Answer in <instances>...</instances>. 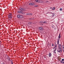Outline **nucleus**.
<instances>
[{
    "label": "nucleus",
    "mask_w": 64,
    "mask_h": 64,
    "mask_svg": "<svg viewBox=\"0 0 64 64\" xmlns=\"http://www.w3.org/2000/svg\"><path fill=\"white\" fill-rule=\"evenodd\" d=\"M40 30H43V28L42 27H40Z\"/></svg>",
    "instance_id": "nucleus-9"
},
{
    "label": "nucleus",
    "mask_w": 64,
    "mask_h": 64,
    "mask_svg": "<svg viewBox=\"0 0 64 64\" xmlns=\"http://www.w3.org/2000/svg\"><path fill=\"white\" fill-rule=\"evenodd\" d=\"M7 59H8L9 58V57L8 56L7 57Z\"/></svg>",
    "instance_id": "nucleus-30"
},
{
    "label": "nucleus",
    "mask_w": 64,
    "mask_h": 64,
    "mask_svg": "<svg viewBox=\"0 0 64 64\" xmlns=\"http://www.w3.org/2000/svg\"><path fill=\"white\" fill-rule=\"evenodd\" d=\"M26 15H32V14L30 13H28L26 14Z\"/></svg>",
    "instance_id": "nucleus-6"
},
{
    "label": "nucleus",
    "mask_w": 64,
    "mask_h": 64,
    "mask_svg": "<svg viewBox=\"0 0 64 64\" xmlns=\"http://www.w3.org/2000/svg\"><path fill=\"white\" fill-rule=\"evenodd\" d=\"M61 62V63H64V62H63L62 61H61V62Z\"/></svg>",
    "instance_id": "nucleus-22"
},
{
    "label": "nucleus",
    "mask_w": 64,
    "mask_h": 64,
    "mask_svg": "<svg viewBox=\"0 0 64 64\" xmlns=\"http://www.w3.org/2000/svg\"><path fill=\"white\" fill-rule=\"evenodd\" d=\"M12 64H13V63H12Z\"/></svg>",
    "instance_id": "nucleus-45"
},
{
    "label": "nucleus",
    "mask_w": 64,
    "mask_h": 64,
    "mask_svg": "<svg viewBox=\"0 0 64 64\" xmlns=\"http://www.w3.org/2000/svg\"><path fill=\"white\" fill-rule=\"evenodd\" d=\"M56 49L55 50H54V51H56Z\"/></svg>",
    "instance_id": "nucleus-34"
},
{
    "label": "nucleus",
    "mask_w": 64,
    "mask_h": 64,
    "mask_svg": "<svg viewBox=\"0 0 64 64\" xmlns=\"http://www.w3.org/2000/svg\"><path fill=\"white\" fill-rule=\"evenodd\" d=\"M40 23H43L44 24V22L43 21H40Z\"/></svg>",
    "instance_id": "nucleus-13"
},
{
    "label": "nucleus",
    "mask_w": 64,
    "mask_h": 64,
    "mask_svg": "<svg viewBox=\"0 0 64 64\" xmlns=\"http://www.w3.org/2000/svg\"><path fill=\"white\" fill-rule=\"evenodd\" d=\"M29 5H32V3H30L29 4Z\"/></svg>",
    "instance_id": "nucleus-16"
},
{
    "label": "nucleus",
    "mask_w": 64,
    "mask_h": 64,
    "mask_svg": "<svg viewBox=\"0 0 64 64\" xmlns=\"http://www.w3.org/2000/svg\"><path fill=\"white\" fill-rule=\"evenodd\" d=\"M48 55V57H51V56H52V54L50 53Z\"/></svg>",
    "instance_id": "nucleus-7"
},
{
    "label": "nucleus",
    "mask_w": 64,
    "mask_h": 64,
    "mask_svg": "<svg viewBox=\"0 0 64 64\" xmlns=\"http://www.w3.org/2000/svg\"><path fill=\"white\" fill-rule=\"evenodd\" d=\"M60 39V38H59L58 40H58L59 41V39Z\"/></svg>",
    "instance_id": "nucleus-41"
},
{
    "label": "nucleus",
    "mask_w": 64,
    "mask_h": 64,
    "mask_svg": "<svg viewBox=\"0 0 64 64\" xmlns=\"http://www.w3.org/2000/svg\"><path fill=\"white\" fill-rule=\"evenodd\" d=\"M28 24H31V22H29L28 23Z\"/></svg>",
    "instance_id": "nucleus-18"
},
{
    "label": "nucleus",
    "mask_w": 64,
    "mask_h": 64,
    "mask_svg": "<svg viewBox=\"0 0 64 64\" xmlns=\"http://www.w3.org/2000/svg\"><path fill=\"white\" fill-rule=\"evenodd\" d=\"M46 3H47V2H48V1H46Z\"/></svg>",
    "instance_id": "nucleus-36"
},
{
    "label": "nucleus",
    "mask_w": 64,
    "mask_h": 64,
    "mask_svg": "<svg viewBox=\"0 0 64 64\" xmlns=\"http://www.w3.org/2000/svg\"><path fill=\"white\" fill-rule=\"evenodd\" d=\"M0 42H1V41L0 40Z\"/></svg>",
    "instance_id": "nucleus-44"
},
{
    "label": "nucleus",
    "mask_w": 64,
    "mask_h": 64,
    "mask_svg": "<svg viewBox=\"0 0 64 64\" xmlns=\"http://www.w3.org/2000/svg\"><path fill=\"white\" fill-rule=\"evenodd\" d=\"M60 37H61V36H60V34H59V36L58 37V38L59 39H60Z\"/></svg>",
    "instance_id": "nucleus-12"
},
{
    "label": "nucleus",
    "mask_w": 64,
    "mask_h": 64,
    "mask_svg": "<svg viewBox=\"0 0 64 64\" xmlns=\"http://www.w3.org/2000/svg\"><path fill=\"white\" fill-rule=\"evenodd\" d=\"M55 48H53V49H55Z\"/></svg>",
    "instance_id": "nucleus-38"
},
{
    "label": "nucleus",
    "mask_w": 64,
    "mask_h": 64,
    "mask_svg": "<svg viewBox=\"0 0 64 64\" xmlns=\"http://www.w3.org/2000/svg\"><path fill=\"white\" fill-rule=\"evenodd\" d=\"M11 14H12L10 13V14L9 15H11Z\"/></svg>",
    "instance_id": "nucleus-33"
},
{
    "label": "nucleus",
    "mask_w": 64,
    "mask_h": 64,
    "mask_svg": "<svg viewBox=\"0 0 64 64\" xmlns=\"http://www.w3.org/2000/svg\"><path fill=\"white\" fill-rule=\"evenodd\" d=\"M39 3H43V2L42 0H40V2Z\"/></svg>",
    "instance_id": "nucleus-15"
},
{
    "label": "nucleus",
    "mask_w": 64,
    "mask_h": 64,
    "mask_svg": "<svg viewBox=\"0 0 64 64\" xmlns=\"http://www.w3.org/2000/svg\"><path fill=\"white\" fill-rule=\"evenodd\" d=\"M38 6H38L37 5H35V7H38Z\"/></svg>",
    "instance_id": "nucleus-21"
},
{
    "label": "nucleus",
    "mask_w": 64,
    "mask_h": 64,
    "mask_svg": "<svg viewBox=\"0 0 64 64\" xmlns=\"http://www.w3.org/2000/svg\"><path fill=\"white\" fill-rule=\"evenodd\" d=\"M20 10H21L22 11H25V9L21 7L20 8Z\"/></svg>",
    "instance_id": "nucleus-3"
},
{
    "label": "nucleus",
    "mask_w": 64,
    "mask_h": 64,
    "mask_svg": "<svg viewBox=\"0 0 64 64\" xmlns=\"http://www.w3.org/2000/svg\"><path fill=\"white\" fill-rule=\"evenodd\" d=\"M35 1L36 2L39 3L40 2V0H35Z\"/></svg>",
    "instance_id": "nucleus-10"
},
{
    "label": "nucleus",
    "mask_w": 64,
    "mask_h": 64,
    "mask_svg": "<svg viewBox=\"0 0 64 64\" xmlns=\"http://www.w3.org/2000/svg\"><path fill=\"white\" fill-rule=\"evenodd\" d=\"M50 8V9H52V8Z\"/></svg>",
    "instance_id": "nucleus-40"
},
{
    "label": "nucleus",
    "mask_w": 64,
    "mask_h": 64,
    "mask_svg": "<svg viewBox=\"0 0 64 64\" xmlns=\"http://www.w3.org/2000/svg\"><path fill=\"white\" fill-rule=\"evenodd\" d=\"M36 3V2L35 1H34V2H33L32 3V5H35V4Z\"/></svg>",
    "instance_id": "nucleus-8"
},
{
    "label": "nucleus",
    "mask_w": 64,
    "mask_h": 64,
    "mask_svg": "<svg viewBox=\"0 0 64 64\" xmlns=\"http://www.w3.org/2000/svg\"><path fill=\"white\" fill-rule=\"evenodd\" d=\"M54 53H56V52H55V51H54Z\"/></svg>",
    "instance_id": "nucleus-28"
},
{
    "label": "nucleus",
    "mask_w": 64,
    "mask_h": 64,
    "mask_svg": "<svg viewBox=\"0 0 64 64\" xmlns=\"http://www.w3.org/2000/svg\"><path fill=\"white\" fill-rule=\"evenodd\" d=\"M60 11H62V8H60Z\"/></svg>",
    "instance_id": "nucleus-20"
},
{
    "label": "nucleus",
    "mask_w": 64,
    "mask_h": 64,
    "mask_svg": "<svg viewBox=\"0 0 64 64\" xmlns=\"http://www.w3.org/2000/svg\"><path fill=\"white\" fill-rule=\"evenodd\" d=\"M63 64H64V63Z\"/></svg>",
    "instance_id": "nucleus-43"
},
{
    "label": "nucleus",
    "mask_w": 64,
    "mask_h": 64,
    "mask_svg": "<svg viewBox=\"0 0 64 64\" xmlns=\"http://www.w3.org/2000/svg\"><path fill=\"white\" fill-rule=\"evenodd\" d=\"M62 61H64V59H62Z\"/></svg>",
    "instance_id": "nucleus-29"
},
{
    "label": "nucleus",
    "mask_w": 64,
    "mask_h": 64,
    "mask_svg": "<svg viewBox=\"0 0 64 64\" xmlns=\"http://www.w3.org/2000/svg\"><path fill=\"white\" fill-rule=\"evenodd\" d=\"M58 47H59L58 50H60V51L58 50H57V51L58 52H59V53L60 52H62V48H61V44H59V45L58 46Z\"/></svg>",
    "instance_id": "nucleus-1"
},
{
    "label": "nucleus",
    "mask_w": 64,
    "mask_h": 64,
    "mask_svg": "<svg viewBox=\"0 0 64 64\" xmlns=\"http://www.w3.org/2000/svg\"><path fill=\"white\" fill-rule=\"evenodd\" d=\"M57 43H58V45H59V40H58V41H57Z\"/></svg>",
    "instance_id": "nucleus-17"
},
{
    "label": "nucleus",
    "mask_w": 64,
    "mask_h": 64,
    "mask_svg": "<svg viewBox=\"0 0 64 64\" xmlns=\"http://www.w3.org/2000/svg\"><path fill=\"white\" fill-rule=\"evenodd\" d=\"M62 50H63V51L64 52V48H63Z\"/></svg>",
    "instance_id": "nucleus-27"
},
{
    "label": "nucleus",
    "mask_w": 64,
    "mask_h": 64,
    "mask_svg": "<svg viewBox=\"0 0 64 64\" xmlns=\"http://www.w3.org/2000/svg\"><path fill=\"white\" fill-rule=\"evenodd\" d=\"M7 59H8V60H10V58H7Z\"/></svg>",
    "instance_id": "nucleus-23"
},
{
    "label": "nucleus",
    "mask_w": 64,
    "mask_h": 64,
    "mask_svg": "<svg viewBox=\"0 0 64 64\" xmlns=\"http://www.w3.org/2000/svg\"><path fill=\"white\" fill-rule=\"evenodd\" d=\"M55 16V14H52V16L53 17L54 16Z\"/></svg>",
    "instance_id": "nucleus-14"
},
{
    "label": "nucleus",
    "mask_w": 64,
    "mask_h": 64,
    "mask_svg": "<svg viewBox=\"0 0 64 64\" xmlns=\"http://www.w3.org/2000/svg\"><path fill=\"white\" fill-rule=\"evenodd\" d=\"M12 14H10V15H9L8 16V18L9 19H10V18H12Z\"/></svg>",
    "instance_id": "nucleus-4"
},
{
    "label": "nucleus",
    "mask_w": 64,
    "mask_h": 64,
    "mask_svg": "<svg viewBox=\"0 0 64 64\" xmlns=\"http://www.w3.org/2000/svg\"><path fill=\"white\" fill-rule=\"evenodd\" d=\"M18 13H22V14H23V12L22 11H21V10H19L18 11Z\"/></svg>",
    "instance_id": "nucleus-5"
},
{
    "label": "nucleus",
    "mask_w": 64,
    "mask_h": 64,
    "mask_svg": "<svg viewBox=\"0 0 64 64\" xmlns=\"http://www.w3.org/2000/svg\"><path fill=\"white\" fill-rule=\"evenodd\" d=\"M11 63L12 64L13 63V60H11Z\"/></svg>",
    "instance_id": "nucleus-24"
},
{
    "label": "nucleus",
    "mask_w": 64,
    "mask_h": 64,
    "mask_svg": "<svg viewBox=\"0 0 64 64\" xmlns=\"http://www.w3.org/2000/svg\"><path fill=\"white\" fill-rule=\"evenodd\" d=\"M55 46H57V45H55Z\"/></svg>",
    "instance_id": "nucleus-35"
},
{
    "label": "nucleus",
    "mask_w": 64,
    "mask_h": 64,
    "mask_svg": "<svg viewBox=\"0 0 64 64\" xmlns=\"http://www.w3.org/2000/svg\"><path fill=\"white\" fill-rule=\"evenodd\" d=\"M51 13L52 14H53V13H52V12H51Z\"/></svg>",
    "instance_id": "nucleus-42"
},
{
    "label": "nucleus",
    "mask_w": 64,
    "mask_h": 64,
    "mask_svg": "<svg viewBox=\"0 0 64 64\" xmlns=\"http://www.w3.org/2000/svg\"><path fill=\"white\" fill-rule=\"evenodd\" d=\"M44 58H46V57H45V56H44Z\"/></svg>",
    "instance_id": "nucleus-37"
},
{
    "label": "nucleus",
    "mask_w": 64,
    "mask_h": 64,
    "mask_svg": "<svg viewBox=\"0 0 64 64\" xmlns=\"http://www.w3.org/2000/svg\"><path fill=\"white\" fill-rule=\"evenodd\" d=\"M11 18H8L9 19H9H10H10H11Z\"/></svg>",
    "instance_id": "nucleus-32"
},
{
    "label": "nucleus",
    "mask_w": 64,
    "mask_h": 64,
    "mask_svg": "<svg viewBox=\"0 0 64 64\" xmlns=\"http://www.w3.org/2000/svg\"><path fill=\"white\" fill-rule=\"evenodd\" d=\"M62 49L63 48H64V46H62Z\"/></svg>",
    "instance_id": "nucleus-26"
},
{
    "label": "nucleus",
    "mask_w": 64,
    "mask_h": 64,
    "mask_svg": "<svg viewBox=\"0 0 64 64\" xmlns=\"http://www.w3.org/2000/svg\"><path fill=\"white\" fill-rule=\"evenodd\" d=\"M45 23V24H47V21H45L44 22V24Z\"/></svg>",
    "instance_id": "nucleus-11"
},
{
    "label": "nucleus",
    "mask_w": 64,
    "mask_h": 64,
    "mask_svg": "<svg viewBox=\"0 0 64 64\" xmlns=\"http://www.w3.org/2000/svg\"><path fill=\"white\" fill-rule=\"evenodd\" d=\"M29 20H32V18H29Z\"/></svg>",
    "instance_id": "nucleus-31"
},
{
    "label": "nucleus",
    "mask_w": 64,
    "mask_h": 64,
    "mask_svg": "<svg viewBox=\"0 0 64 64\" xmlns=\"http://www.w3.org/2000/svg\"><path fill=\"white\" fill-rule=\"evenodd\" d=\"M52 44V46H54V44Z\"/></svg>",
    "instance_id": "nucleus-25"
},
{
    "label": "nucleus",
    "mask_w": 64,
    "mask_h": 64,
    "mask_svg": "<svg viewBox=\"0 0 64 64\" xmlns=\"http://www.w3.org/2000/svg\"><path fill=\"white\" fill-rule=\"evenodd\" d=\"M55 8L54 7L52 9V10H55Z\"/></svg>",
    "instance_id": "nucleus-19"
},
{
    "label": "nucleus",
    "mask_w": 64,
    "mask_h": 64,
    "mask_svg": "<svg viewBox=\"0 0 64 64\" xmlns=\"http://www.w3.org/2000/svg\"><path fill=\"white\" fill-rule=\"evenodd\" d=\"M17 17L18 18H22V16L20 14L17 15Z\"/></svg>",
    "instance_id": "nucleus-2"
},
{
    "label": "nucleus",
    "mask_w": 64,
    "mask_h": 64,
    "mask_svg": "<svg viewBox=\"0 0 64 64\" xmlns=\"http://www.w3.org/2000/svg\"><path fill=\"white\" fill-rule=\"evenodd\" d=\"M59 49V48L58 49V50H59V51H60V50H58Z\"/></svg>",
    "instance_id": "nucleus-39"
}]
</instances>
